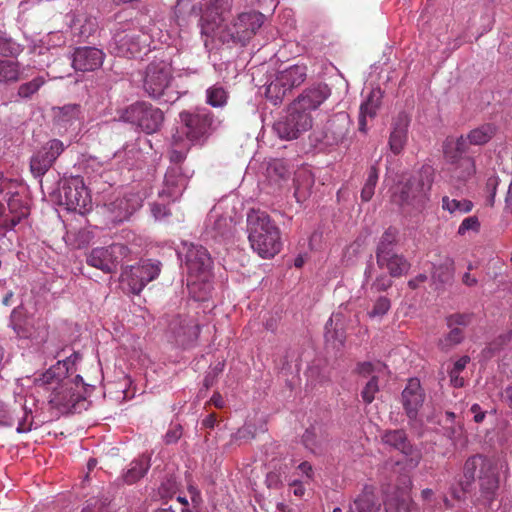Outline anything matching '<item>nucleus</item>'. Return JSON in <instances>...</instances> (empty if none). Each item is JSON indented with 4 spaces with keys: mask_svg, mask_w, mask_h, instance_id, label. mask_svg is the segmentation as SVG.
<instances>
[{
    "mask_svg": "<svg viewBox=\"0 0 512 512\" xmlns=\"http://www.w3.org/2000/svg\"><path fill=\"white\" fill-rule=\"evenodd\" d=\"M79 358V354L74 353L58 361L36 379V386L42 389L49 404L62 413L80 412L86 401L81 385L82 377L76 375L72 379L69 376L70 369Z\"/></svg>",
    "mask_w": 512,
    "mask_h": 512,
    "instance_id": "1",
    "label": "nucleus"
},
{
    "mask_svg": "<svg viewBox=\"0 0 512 512\" xmlns=\"http://www.w3.org/2000/svg\"><path fill=\"white\" fill-rule=\"evenodd\" d=\"M246 222L248 240L254 252L264 259L273 258L280 252L281 231L266 211L251 209Z\"/></svg>",
    "mask_w": 512,
    "mask_h": 512,
    "instance_id": "2",
    "label": "nucleus"
},
{
    "mask_svg": "<svg viewBox=\"0 0 512 512\" xmlns=\"http://www.w3.org/2000/svg\"><path fill=\"white\" fill-rule=\"evenodd\" d=\"M433 181V167L423 165L415 175L399 186L398 191L393 193L392 202L409 214L423 211L429 202Z\"/></svg>",
    "mask_w": 512,
    "mask_h": 512,
    "instance_id": "3",
    "label": "nucleus"
},
{
    "mask_svg": "<svg viewBox=\"0 0 512 512\" xmlns=\"http://www.w3.org/2000/svg\"><path fill=\"white\" fill-rule=\"evenodd\" d=\"M477 470L480 495L490 505L496 499L500 487L498 466L493 460L479 454L469 457L463 468L468 483L475 480Z\"/></svg>",
    "mask_w": 512,
    "mask_h": 512,
    "instance_id": "4",
    "label": "nucleus"
},
{
    "mask_svg": "<svg viewBox=\"0 0 512 512\" xmlns=\"http://www.w3.org/2000/svg\"><path fill=\"white\" fill-rule=\"evenodd\" d=\"M264 23V15L257 11L240 13L230 26L221 31L217 37L222 43L245 46L261 28Z\"/></svg>",
    "mask_w": 512,
    "mask_h": 512,
    "instance_id": "5",
    "label": "nucleus"
},
{
    "mask_svg": "<svg viewBox=\"0 0 512 512\" xmlns=\"http://www.w3.org/2000/svg\"><path fill=\"white\" fill-rule=\"evenodd\" d=\"M181 133L191 144L204 143L214 130V113L207 108L179 114Z\"/></svg>",
    "mask_w": 512,
    "mask_h": 512,
    "instance_id": "6",
    "label": "nucleus"
},
{
    "mask_svg": "<svg viewBox=\"0 0 512 512\" xmlns=\"http://www.w3.org/2000/svg\"><path fill=\"white\" fill-rule=\"evenodd\" d=\"M185 266L187 268V285L193 291L198 285L209 281L212 260L207 249L201 245L185 244Z\"/></svg>",
    "mask_w": 512,
    "mask_h": 512,
    "instance_id": "7",
    "label": "nucleus"
},
{
    "mask_svg": "<svg viewBox=\"0 0 512 512\" xmlns=\"http://www.w3.org/2000/svg\"><path fill=\"white\" fill-rule=\"evenodd\" d=\"M121 118L125 122L137 125L145 133L152 134L160 130L164 121V114L161 109L150 103L137 102L127 107Z\"/></svg>",
    "mask_w": 512,
    "mask_h": 512,
    "instance_id": "8",
    "label": "nucleus"
},
{
    "mask_svg": "<svg viewBox=\"0 0 512 512\" xmlns=\"http://www.w3.org/2000/svg\"><path fill=\"white\" fill-rule=\"evenodd\" d=\"M307 77L305 65H292L279 71L276 78L267 86L266 96L276 105L293 88L300 86Z\"/></svg>",
    "mask_w": 512,
    "mask_h": 512,
    "instance_id": "9",
    "label": "nucleus"
},
{
    "mask_svg": "<svg viewBox=\"0 0 512 512\" xmlns=\"http://www.w3.org/2000/svg\"><path fill=\"white\" fill-rule=\"evenodd\" d=\"M232 6L233 0H211L208 3L200 18L201 34L206 37L204 41L206 46L209 38H217L224 29L223 23L230 14Z\"/></svg>",
    "mask_w": 512,
    "mask_h": 512,
    "instance_id": "10",
    "label": "nucleus"
},
{
    "mask_svg": "<svg viewBox=\"0 0 512 512\" xmlns=\"http://www.w3.org/2000/svg\"><path fill=\"white\" fill-rule=\"evenodd\" d=\"M313 119L306 111L296 109L292 104L288 108L287 115L278 119L273 130L283 140L297 139L302 133L312 127Z\"/></svg>",
    "mask_w": 512,
    "mask_h": 512,
    "instance_id": "11",
    "label": "nucleus"
},
{
    "mask_svg": "<svg viewBox=\"0 0 512 512\" xmlns=\"http://www.w3.org/2000/svg\"><path fill=\"white\" fill-rule=\"evenodd\" d=\"M128 251L127 246L120 243L96 247L86 254V263L104 273H114Z\"/></svg>",
    "mask_w": 512,
    "mask_h": 512,
    "instance_id": "12",
    "label": "nucleus"
},
{
    "mask_svg": "<svg viewBox=\"0 0 512 512\" xmlns=\"http://www.w3.org/2000/svg\"><path fill=\"white\" fill-rule=\"evenodd\" d=\"M114 40L118 55L132 58L146 50L149 36L133 23H127L116 31Z\"/></svg>",
    "mask_w": 512,
    "mask_h": 512,
    "instance_id": "13",
    "label": "nucleus"
},
{
    "mask_svg": "<svg viewBox=\"0 0 512 512\" xmlns=\"http://www.w3.org/2000/svg\"><path fill=\"white\" fill-rule=\"evenodd\" d=\"M59 197L61 204L68 210L77 211L80 214H84L91 204L88 189L80 177L66 180L61 187Z\"/></svg>",
    "mask_w": 512,
    "mask_h": 512,
    "instance_id": "14",
    "label": "nucleus"
},
{
    "mask_svg": "<svg viewBox=\"0 0 512 512\" xmlns=\"http://www.w3.org/2000/svg\"><path fill=\"white\" fill-rule=\"evenodd\" d=\"M172 80L171 68L163 61L150 63L145 71L143 88L149 97L159 99L165 95Z\"/></svg>",
    "mask_w": 512,
    "mask_h": 512,
    "instance_id": "15",
    "label": "nucleus"
},
{
    "mask_svg": "<svg viewBox=\"0 0 512 512\" xmlns=\"http://www.w3.org/2000/svg\"><path fill=\"white\" fill-rule=\"evenodd\" d=\"M65 147L61 140H49L30 160V171L36 178H41L52 167L56 159L63 153Z\"/></svg>",
    "mask_w": 512,
    "mask_h": 512,
    "instance_id": "16",
    "label": "nucleus"
},
{
    "mask_svg": "<svg viewBox=\"0 0 512 512\" xmlns=\"http://www.w3.org/2000/svg\"><path fill=\"white\" fill-rule=\"evenodd\" d=\"M169 331L176 343L187 346L197 340L200 326L196 319L188 315H178L169 323Z\"/></svg>",
    "mask_w": 512,
    "mask_h": 512,
    "instance_id": "17",
    "label": "nucleus"
},
{
    "mask_svg": "<svg viewBox=\"0 0 512 512\" xmlns=\"http://www.w3.org/2000/svg\"><path fill=\"white\" fill-rule=\"evenodd\" d=\"M331 95L325 83L314 84L306 88L291 104L298 110L311 111L318 109Z\"/></svg>",
    "mask_w": 512,
    "mask_h": 512,
    "instance_id": "18",
    "label": "nucleus"
},
{
    "mask_svg": "<svg viewBox=\"0 0 512 512\" xmlns=\"http://www.w3.org/2000/svg\"><path fill=\"white\" fill-rule=\"evenodd\" d=\"M39 320L28 315L23 306L14 308L10 315V326L20 339L36 337L39 328Z\"/></svg>",
    "mask_w": 512,
    "mask_h": 512,
    "instance_id": "19",
    "label": "nucleus"
},
{
    "mask_svg": "<svg viewBox=\"0 0 512 512\" xmlns=\"http://www.w3.org/2000/svg\"><path fill=\"white\" fill-rule=\"evenodd\" d=\"M425 400V394L420 381L416 378L409 379L402 392V404L407 417L413 421L417 419L418 411Z\"/></svg>",
    "mask_w": 512,
    "mask_h": 512,
    "instance_id": "20",
    "label": "nucleus"
},
{
    "mask_svg": "<svg viewBox=\"0 0 512 512\" xmlns=\"http://www.w3.org/2000/svg\"><path fill=\"white\" fill-rule=\"evenodd\" d=\"M382 441L400 451L406 456H409V462L412 466H417L420 462L421 456L418 451L409 442L405 431L403 430H389L382 436Z\"/></svg>",
    "mask_w": 512,
    "mask_h": 512,
    "instance_id": "21",
    "label": "nucleus"
},
{
    "mask_svg": "<svg viewBox=\"0 0 512 512\" xmlns=\"http://www.w3.org/2000/svg\"><path fill=\"white\" fill-rule=\"evenodd\" d=\"M350 117L346 112L333 115L326 123L324 137L329 144L342 143L350 130Z\"/></svg>",
    "mask_w": 512,
    "mask_h": 512,
    "instance_id": "22",
    "label": "nucleus"
},
{
    "mask_svg": "<svg viewBox=\"0 0 512 512\" xmlns=\"http://www.w3.org/2000/svg\"><path fill=\"white\" fill-rule=\"evenodd\" d=\"M104 54L94 47H79L74 51L72 65L75 70L94 71L101 67Z\"/></svg>",
    "mask_w": 512,
    "mask_h": 512,
    "instance_id": "23",
    "label": "nucleus"
},
{
    "mask_svg": "<svg viewBox=\"0 0 512 512\" xmlns=\"http://www.w3.org/2000/svg\"><path fill=\"white\" fill-rule=\"evenodd\" d=\"M377 265L381 269H387L390 277L398 278L406 274L410 269L408 260L394 251L376 253Z\"/></svg>",
    "mask_w": 512,
    "mask_h": 512,
    "instance_id": "24",
    "label": "nucleus"
},
{
    "mask_svg": "<svg viewBox=\"0 0 512 512\" xmlns=\"http://www.w3.org/2000/svg\"><path fill=\"white\" fill-rule=\"evenodd\" d=\"M409 118L400 113L392 122V130L389 136V148L393 154H400L408 140Z\"/></svg>",
    "mask_w": 512,
    "mask_h": 512,
    "instance_id": "25",
    "label": "nucleus"
},
{
    "mask_svg": "<svg viewBox=\"0 0 512 512\" xmlns=\"http://www.w3.org/2000/svg\"><path fill=\"white\" fill-rule=\"evenodd\" d=\"M470 321L471 315L469 314H453L447 317V326L450 328V332L441 340L442 347L447 349L459 344L464 337L463 330L460 327L467 326Z\"/></svg>",
    "mask_w": 512,
    "mask_h": 512,
    "instance_id": "26",
    "label": "nucleus"
},
{
    "mask_svg": "<svg viewBox=\"0 0 512 512\" xmlns=\"http://www.w3.org/2000/svg\"><path fill=\"white\" fill-rule=\"evenodd\" d=\"M384 504L386 512H412L413 501L408 491V485L405 488L396 489L388 495Z\"/></svg>",
    "mask_w": 512,
    "mask_h": 512,
    "instance_id": "27",
    "label": "nucleus"
},
{
    "mask_svg": "<svg viewBox=\"0 0 512 512\" xmlns=\"http://www.w3.org/2000/svg\"><path fill=\"white\" fill-rule=\"evenodd\" d=\"M206 226L213 233V237H226L232 233L234 222L231 217L220 215L212 210L208 215Z\"/></svg>",
    "mask_w": 512,
    "mask_h": 512,
    "instance_id": "28",
    "label": "nucleus"
},
{
    "mask_svg": "<svg viewBox=\"0 0 512 512\" xmlns=\"http://www.w3.org/2000/svg\"><path fill=\"white\" fill-rule=\"evenodd\" d=\"M166 192L170 197L177 198L186 188L187 178L179 166L169 167L164 178Z\"/></svg>",
    "mask_w": 512,
    "mask_h": 512,
    "instance_id": "29",
    "label": "nucleus"
},
{
    "mask_svg": "<svg viewBox=\"0 0 512 512\" xmlns=\"http://www.w3.org/2000/svg\"><path fill=\"white\" fill-rule=\"evenodd\" d=\"M469 152L464 135L460 137H447L443 143V154L445 159L454 164L457 163L462 156Z\"/></svg>",
    "mask_w": 512,
    "mask_h": 512,
    "instance_id": "30",
    "label": "nucleus"
},
{
    "mask_svg": "<svg viewBox=\"0 0 512 512\" xmlns=\"http://www.w3.org/2000/svg\"><path fill=\"white\" fill-rule=\"evenodd\" d=\"M350 512H381V504L373 490L366 487L350 506Z\"/></svg>",
    "mask_w": 512,
    "mask_h": 512,
    "instance_id": "31",
    "label": "nucleus"
},
{
    "mask_svg": "<svg viewBox=\"0 0 512 512\" xmlns=\"http://www.w3.org/2000/svg\"><path fill=\"white\" fill-rule=\"evenodd\" d=\"M150 468V456L141 455L129 465L127 471L123 474V481L128 484H134L143 478Z\"/></svg>",
    "mask_w": 512,
    "mask_h": 512,
    "instance_id": "32",
    "label": "nucleus"
},
{
    "mask_svg": "<svg viewBox=\"0 0 512 512\" xmlns=\"http://www.w3.org/2000/svg\"><path fill=\"white\" fill-rule=\"evenodd\" d=\"M495 133L496 127L491 123H485L472 129L466 136H464V140L470 149L471 145H485L493 138Z\"/></svg>",
    "mask_w": 512,
    "mask_h": 512,
    "instance_id": "33",
    "label": "nucleus"
},
{
    "mask_svg": "<svg viewBox=\"0 0 512 512\" xmlns=\"http://www.w3.org/2000/svg\"><path fill=\"white\" fill-rule=\"evenodd\" d=\"M98 28V22L95 17L80 13L74 16L71 22V29L74 34L82 38H88L93 35Z\"/></svg>",
    "mask_w": 512,
    "mask_h": 512,
    "instance_id": "34",
    "label": "nucleus"
},
{
    "mask_svg": "<svg viewBox=\"0 0 512 512\" xmlns=\"http://www.w3.org/2000/svg\"><path fill=\"white\" fill-rule=\"evenodd\" d=\"M81 118V106L79 104H68L54 110L55 123L66 128Z\"/></svg>",
    "mask_w": 512,
    "mask_h": 512,
    "instance_id": "35",
    "label": "nucleus"
},
{
    "mask_svg": "<svg viewBox=\"0 0 512 512\" xmlns=\"http://www.w3.org/2000/svg\"><path fill=\"white\" fill-rule=\"evenodd\" d=\"M134 276L140 277L146 286L149 282L156 279L160 274V263L151 262L150 260L143 261L141 264L134 265Z\"/></svg>",
    "mask_w": 512,
    "mask_h": 512,
    "instance_id": "36",
    "label": "nucleus"
},
{
    "mask_svg": "<svg viewBox=\"0 0 512 512\" xmlns=\"http://www.w3.org/2000/svg\"><path fill=\"white\" fill-rule=\"evenodd\" d=\"M454 274V260L451 257H444L439 264L433 265L432 279L440 283H447Z\"/></svg>",
    "mask_w": 512,
    "mask_h": 512,
    "instance_id": "37",
    "label": "nucleus"
},
{
    "mask_svg": "<svg viewBox=\"0 0 512 512\" xmlns=\"http://www.w3.org/2000/svg\"><path fill=\"white\" fill-rule=\"evenodd\" d=\"M13 415L15 423H17L16 431L18 433H27L32 430V413L31 411H28L22 403H19L17 407L13 408Z\"/></svg>",
    "mask_w": 512,
    "mask_h": 512,
    "instance_id": "38",
    "label": "nucleus"
},
{
    "mask_svg": "<svg viewBox=\"0 0 512 512\" xmlns=\"http://www.w3.org/2000/svg\"><path fill=\"white\" fill-rule=\"evenodd\" d=\"M229 93L220 84H215L206 90V103L214 108H222L228 103Z\"/></svg>",
    "mask_w": 512,
    "mask_h": 512,
    "instance_id": "39",
    "label": "nucleus"
},
{
    "mask_svg": "<svg viewBox=\"0 0 512 512\" xmlns=\"http://www.w3.org/2000/svg\"><path fill=\"white\" fill-rule=\"evenodd\" d=\"M134 272V266L125 268V270L121 273L120 281L125 291H128L132 294H139L145 285L140 277L138 278L132 275Z\"/></svg>",
    "mask_w": 512,
    "mask_h": 512,
    "instance_id": "40",
    "label": "nucleus"
},
{
    "mask_svg": "<svg viewBox=\"0 0 512 512\" xmlns=\"http://www.w3.org/2000/svg\"><path fill=\"white\" fill-rule=\"evenodd\" d=\"M379 179V169L377 163L371 165L367 171V178L361 190V199L364 202H368L372 199L375 193V187Z\"/></svg>",
    "mask_w": 512,
    "mask_h": 512,
    "instance_id": "41",
    "label": "nucleus"
},
{
    "mask_svg": "<svg viewBox=\"0 0 512 512\" xmlns=\"http://www.w3.org/2000/svg\"><path fill=\"white\" fill-rule=\"evenodd\" d=\"M313 179L308 171H299L294 179L295 197L298 201L305 199L313 185Z\"/></svg>",
    "mask_w": 512,
    "mask_h": 512,
    "instance_id": "42",
    "label": "nucleus"
},
{
    "mask_svg": "<svg viewBox=\"0 0 512 512\" xmlns=\"http://www.w3.org/2000/svg\"><path fill=\"white\" fill-rule=\"evenodd\" d=\"M105 207L111 213L114 221H123L132 213L125 198H116L114 201L106 203Z\"/></svg>",
    "mask_w": 512,
    "mask_h": 512,
    "instance_id": "43",
    "label": "nucleus"
},
{
    "mask_svg": "<svg viewBox=\"0 0 512 512\" xmlns=\"http://www.w3.org/2000/svg\"><path fill=\"white\" fill-rule=\"evenodd\" d=\"M200 9L191 0H178L175 8L174 15L180 22H186L191 16H198Z\"/></svg>",
    "mask_w": 512,
    "mask_h": 512,
    "instance_id": "44",
    "label": "nucleus"
},
{
    "mask_svg": "<svg viewBox=\"0 0 512 512\" xmlns=\"http://www.w3.org/2000/svg\"><path fill=\"white\" fill-rule=\"evenodd\" d=\"M20 78L18 63L0 60V83L16 82Z\"/></svg>",
    "mask_w": 512,
    "mask_h": 512,
    "instance_id": "45",
    "label": "nucleus"
},
{
    "mask_svg": "<svg viewBox=\"0 0 512 512\" xmlns=\"http://www.w3.org/2000/svg\"><path fill=\"white\" fill-rule=\"evenodd\" d=\"M442 208L451 214H464L472 210L473 204L471 201L463 199H450L448 196L442 198Z\"/></svg>",
    "mask_w": 512,
    "mask_h": 512,
    "instance_id": "46",
    "label": "nucleus"
},
{
    "mask_svg": "<svg viewBox=\"0 0 512 512\" xmlns=\"http://www.w3.org/2000/svg\"><path fill=\"white\" fill-rule=\"evenodd\" d=\"M267 173L268 176L274 180H286L291 175L290 168L283 159L272 160L268 165Z\"/></svg>",
    "mask_w": 512,
    "mask_h": 512,
    "instance_id": "47",
    "label": "nucleus"
},
{
    "mask_svg": "<svg viewBox=\"0 0 512 512\" xmlns=\"http://www.w3.org/2000/svg\"><path fill=\"white\" fill-rule=\"evenodd\" d=\"M173 148L170 151V161L175 165L182 163L186 158V153L190 145L182 143L181 136H173Z\"/></svg>",
    "mask_w": 512,
    "mask_h": 512,
    "instance_id": "48",
    "label": "nucleus"
},
{
    "mask_svg": "<svg viewBox=\"0 0 512 512\" xmlns=\"http://www.w3.org/2000/svg\"><path fill=\"white\" fill-rule=\"evenodd\" d=\"M21 52V46L5 33L0 32V54L5 57H16Z\"/></svg>",
    "mask_w": 512,
    "mask_h": 512,
    "instance_id": "49",
    "label": "nucleus"
},
{
    "mask_svg": "<svg viewBox=\"0 0 512 512\" xmlns=\"http://www.w3.org/2000/svg\"><path fill=\"white\" fill-rule=\"evenodd\" d=\"M398 232L395 228H388L381 236V239L378 243L376 253H384L394 251L393 246L397 241Z\"/></svg>",
    "mask_w": 512,
    "mask_h": 512,
    "instance_id": "50",
    "label": "nucleus"
},
{
    "mask_svg": "<svg viewBox=\"0 0 512 512\" xmlns=\"http://www.w3.org/2000/svg\"><path fill=\"white\" fill-rule=\"evenodd\" d=\"M45 79L42 76L35 77L29 82L23 83L18 88V95L21 98H30L44 85Z\"/></svg>",
    "mask_w": 512,
    "mask_h": 512,
    "instance_id": "51",
    "label": "nucleus"
},
{
    "mask_svg": "<svg viewBox=\"0 0 512 512\" xmlns=\"http://www.w3.org/2000/svg\"><path fill=\"white\" fill-rule=\"evenodd\" d=\"M379 92H371L368 99L360 106V114L366 117H374L379 108Z\"/></svg>",
    "mask_w": 512,
    "mask_h": 512,
    "instance_id": "52",
    "label": "nucleus"
},
{
    "mask_svg": "<svg viewBox=\"0 0 512 512\" xmlns=\"http://www.w3.org/2000/svg\"><path fill=\"white\" fill-rule=\"evenodd\" d=\"M390 307V300L385 296H380L367 314L370 318H381L390 310Z\"/></svg>",
    "mask_w": 512,
    "mask_h": 512,
    "instance_id": "53",
    "label": "nucleus"
},
{
    "mask_svg": "<svg viewBox=\"0 0 512 512\" xmlns=\"http://www.w3.org/2000/svg\"><path fill=\"white\" fill-rule=\"evenodd\" d=\"M379 391L378 378L372 376L371 379L366 383L365 387L361 392L363 401L366 404H370L375 399L376 393Z\"/></svg>",
    "mask_w": 512,
    "mask_h": 512,
    "instance_id": "54",
    "label": "nucleus"
},
{
    "mask_svg": "<svg viewBox=\"0 0 512 512\" xmlns=\"http://www.w3.org/2000/svg\"><path fill=\"white\" fill-rule=\"evenodd\" d=\"M480 229V222L476 216H469L465 218L458 228V234L463 236L469 231L478 232Z\"/></svg>",
    "mask_w": 512,
    "mask_h": 512,
    "instance_id": "55",
    "label": "nucleus"
},
{
    "mask_svg": "<svg viewBox=\"0 0 512 512\" xmlns=\"http://www.w3.org/2000/svg\"><path fill=\"white\" fill-rule=\"evenodd\" d=\"M107 499L92 498L87 501L81 512H107Z\"/></svg>",
    "mask_w": 512,
    "mask_h": 512,
    "instance_id": "56",
    "label": "nucleus"
},
{
    "mask_svg": "<svg viewBox=\"0 0 512 512\" xmlns=\"http://www.w3.org/2000/svg\"><path fill=\"white\" fill-rule=\"evenodd\" d=\"M15 424V419L13 415V408H8L1 400H0V425L3 426H13Z\"/></svg>",
    "mask_w": 512,
    "mask_h": 512,
    "instance_id": "57",
    "label": "nucleus"
},
{
    "mask_svg": "<svg viewBox=\"0 0 512 512\" xmlns=\"http://www.w3.org/2000/svg\"><path fill=\"white\" fill-rule=\"evenodd\" d=\"M393 282L390 277L385 274L379 275L371 285V289L376 292L386 291L392 286Z\"/></svg>",
    "mask_w": 512,
    "mask_h": 512,
    "instance_id": "58",
    "label": "nucleus"
},
{
    "mask_svg": "<svg viewBox=\"0 0 512 512\" xmlns=\"http://www.w3.org/2000/svg\"><path fill=\"white\" fill-rule=\"evenodd\" d=\"M182 436V427L180 425H175L171 427L165 434L164 440L166 444L176 443L180 437Z\"/></svg>",
    "mask_w": 512,
    "mask_h": 512,
    "instance_id": "59",
    "label": "nucleus"
},
{
    "mask_svg": "<svg viewBox=\"0 0 512 512\" xmlns=\"http://www.w3.org/2000/svg\"><path fill=\"white\" fill-rule=\"evenodd\" d=\"M302 441L307 448H309L311 451H314V448L318 444L316 441V434L314 428L306 429L305 433L302 436Z\"/></svg>",
    "mask_w": 512,
    "mask_h": 512,
    "instance_id": "60",
    "label": "nucleus"
},
{
    "mask_svg": "<svg viewBox=\"0 0 512 512\" xmlns=\"http://www.w3.org/2000/svg\"><path fill=\"white\" fill-rule=\"evenodd\" d=\"M497 186H498V178L497 177L488 178V180L486 182V188L489 192L488 202L491 206L494 204V198L496 195Z\"/></svg>",
    "mask_w": 512,
    "mask_h": 512,
    "instance_id": "61",
    "label": "nucleus"
},
{
    "mask_svg": "<svg viewBox=\"0 0 512 512\" xmlns=\"http://www.w3.org/2000/svg\"><path fill=\"white\" fill-rule=\"evenodd\" d=\"M268 488L278 489L281 486V479L278 473L270 472L266 477Z\"/></svg>",
    "mask_w": 512,
    "mask_h": 512,
    "instance_id": "62",
    "label": "nucleus"
},
{
    "mask_svg": "<svg viewBox=\"0 0 512 512\" xmlns=\"http://www.w3.org/2000/svg\"><path fill=\"white\" fill-rule=\"evenodd\" d=\"M356 371L362 376H368L373 373L374 366L371 362H361L357 364Z\"/></svg>",
    "mask_w": 512,
    "mask_h": 512,
    "instance_id": "63",
    "label": "nucleus"
},
{
    "mask_svg": "<svg viewBox=\"0 0 512 512\" xmlns=\"http://www.w3.org/2000/svg\"><path fill=\"white\" fill-rule=\"evenodd\" d=\"M151 210L156 219H162L170 214L166 206L160 204H153Z\"/></svg>",
    "mask_w": 512,
    "mask_h": 512,
    "instance_id": "64",
    "label": "nucleus"
}]
</instances>
